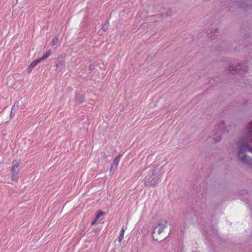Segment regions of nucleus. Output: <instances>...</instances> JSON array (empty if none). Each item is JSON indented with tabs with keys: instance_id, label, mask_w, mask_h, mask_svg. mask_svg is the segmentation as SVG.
Returning <instances> with one entry per match:
<instances>
[{
	"instance_id": "f257e3e1",
	"label": "nucleus",
	"mask_w": 252,
	"mask_h": 252,
	"mask_svg": "<svg viewBox=\"0 0 252 252\" xmlns=\"http://www.w3.org/2000/svg\"><path fill=\"white\" fill-rule=\"evenodd\" d=\"M246 132L247 134V138H245L238 143L239 150L238 152V157L241 161L250 163V158H248L245 153L246 151H249L252 153V148H249V142H252V122L247 126Z\"/></svg>"
},
{
	"instance_id": "f03ea898",
	"label": "nucleus",
	"mask_w": 252,
	"mask_h": 252,
	"mask_svg": "<svg viewBox=\"0 0 252 252\" xmlns=\"http://www.w3.org/2000/svg\"><path fill=\"white\" fill-rule=\"evenodd\" d=\"M161 166L154 167L150 173V177H145V184L147 186H155L157 185L162 177L163 173L161 171Z\"/></svg>"
},
{
	"instance_id": "20e7f679",
	"label": "nucleus",
	"mask_w": 252,
	"mask_h": 252,
	"mask_svg": "<svg viewBox=\"0 0 252 252\" xmlns=\"http://www.w3.org/2000/svg\"><path fill=\"white\" fill-rule=\"evenodd\" d=\"M20 163V161L16 159L13 160L12 162L11 180L12 181H17L18 180L17 175L19 172V167Z\"/></svg>"
},
{
	"instance_id": "6e6552de",
	"label": "nucleus",
	"mask_w": 252,
	"mask_h": 252,
	"mask_svg": "<svg viewBox=\"0 0 252 252\" xmlns=\"http://www.w3.org/2000/svg\"><path fill=\"white\" fill-rule=\"evenodd\" d=\"M105 214V213L104 212L102 211H99L97 212L96 214L95 218L96 219V220H98L101 216Z\"/></svg>"
},
{
	"instance_id": "ddd939ff",
	"label": "nucleus",
	"mask_w": 252,
	"mask_h": 252,
	"mask_svg": "<svg viewBox=\"0 0 252 252\" xmlns=\"http://www.w3.org/2000/svg\"><path fill=\"white\" fill-rule=\"evenodd\" d=\"M102 29L104 30V31H106L107 30V28H106V27H104V26H103L102 27Z\"/></svg>"
},
{
	"instance_id": "39448f33",
	"label": "nucleus",
	"mask_w": 252,
	"mask_h": 252,
	"mask_svg": "<svg viewBox=\"0 0 252 252\" xmlns=\"http://www.w3.org/2000/svg\"><path fill=\"white\" fill-rule=\"evenodd\" d=\"M39 63V61L37 59L31 63L27 68V72H31L32 69Z\"/></svg>"
},
{
	"instance_id": "0eeeda50",
	"label": "nucleus",
	"mask_w": 252,
	"mask_h": 252,
	"mask_svg": "<svg viewBox=\"0 0 252 252\" xmlns=\"http://www.w3.org/2000/svg\"><path fill=\"white\" fill-rule=\"evenodd\" d=\"M51 55V51L50 50H48L47 51L41 58L40 59H37L39 62H41L42 60H44L47 58H48Z\"/></svg>"
},
{
	"instance_id": "9b49d317",
	"label": "nucleus",
	"mask_w": 252,
	"mask_h": 252,
	"mask_svg": "<svg viewBox=\"0 0 252 252\" xmlns=\"http://www.w3.org/2000/svg\"><path fill=\"white\" fill-rule=\"evenodd\" d=\"M18 107V102H15L12 107V110L16 109Z\"/></svg>"
},
{
	"instance_id": "9d476101",
	"label": "nucleus",
	"mask_w": 252,
	"mask_h": 252,
	"mask_svg": "<svg viewBox=\"0 0 252 252\" xmlns=\"http://www.w3.org/2000/svg\"><path fill=\"white\" fill-rule=\"evenodd\" d=\"M120 157H121L120 156H119L114 159V163H115L116 164H118V163L120 161Z\"/></svg>"
},
{
	"instance_id": "7ed1b4c3",
	"label": "nucleus",
	"mask_w": 252,
	"mask_h": 252,
	"mask_svg": "<svg viewBox=\"0 0 252 252\" xmlns=\"http://www.w3.org/2000/svg\"><path fill=\"white\" fill-rule=\"evenodd\" d=\"M168 221L167 220H161L158 224L154 228L153 231V238L155 240L157 241L158 239L155 238V234L157 232L158 234H160L163 230L167 227Z\"/></svg>"
},
{
	"instance_id": "f8f14e48",
	"label": "nucleus",
	"mask_w": 252,
	"mask_h": 252,
	"mask_svg": "<svg viewBox=\"0 0 252 252\" xmlns=\"http://www.w3.org/2000/svg\"><path fill=\"white\" fill-rule=\"evenodd\" d=\"M98 220H96V218H95L94 220H93L92 222H91V225L93 226V225H94L97 221Z\"/></svg>"
},
{
	"instance_id": "1a4fd4ad",
	"label": "nucleus",
	"mask_w": 252,
	"mask_h": 252,
	"mask_svg": "<svg viewBox=\"0 0 252 252\" xmlns=\"http://www.w3.org/2000/svg\"><path fill=\"white\" fill-rule=\"evenodd\" d=\"M58 41V37H55V38H54V39H53V40L52 41V46L55 45L57 43Z\"/></svg>"
},
{
	"instance_id": "423d86ee",
	"label": "nucleus",
	"mask_w": 252,
	"mask_h": 252,
	"mask_svg": "<svg viewBox=\"0 0 252 252\" xmlns=\"http://www.w3.org/2000/svg\"><path fill=\"white\" fill-rule=\"evenodd\" d=\"M127 229L126 226L123 225L122 227L121 230L120 231L119 236L118 237V241L120 243L122 242L124 238V234L126 230Z\"/></svg>"
}]
</instances>
